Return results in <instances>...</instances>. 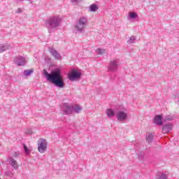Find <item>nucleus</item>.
Instances as JSON below:
<instances>
[{
	"instance_id": "obj_6",
	"label": "nucleus",
	"mask_w": 179,
	"mask_h": 179,
	"mask_svg": "<svg viewBox=\"0 0 179 179\" xmlns=\"http://www.w3.org/2000/svg\"><path fill=\"white\" fill-rule=\"evenodd\" d=\"M80 76H82V73L78 72V71H73L72 73L69 74V79L73 82V80H78L80 79Z\"/></svg>"
},
{
	"instance_id": "obj_10",
	"label": "nucleus",
	"mask_w": 179,
	"mask_h": 179,
	"mask_svg": "<svg viewBox=\"0 0 179 179\" xmlns=\"http://www.w3.org/2000/svg\"><path fill=\"white\" fill-rule=\"evenodd\" d=\"M173 124L166 123L162 126V134H170L173 131Z\"/></svg>"
},
{
	"instance_id": "obj_3",
	"label": "nucleus",
	"mask_w": 179,
	"mask_h": 179,
	"mask_svg": "<svg viewBox=\"0 0 179 179\" xmlns=\"http://www.w3.org/2000/svg\"><path fill=\"white\" fill-rule=\"evenodd\" d=\"M86 28V23H76L73 27V31L76 34L83 33V30Z\"/></svg>"
},
{
	"instance_id": "obj_23",
	"label": "nucleus",
	"mask_w": 179,
	"mask_h": 179,
	"mask_svg": "<svg viewBox=\"0 0 179 179\" xmlns=\"http://www.w3.org/2000/svg\"><path fill=\"white\" fill-rule=\"evenodd\" d=\"M129 16L130 19H135L138 17V14H136V13H129Z\"/></svg>"
},
{
	"instance_id": "obj_4",
	"label": "nucleus",
	"mask_w": 179,
	"mask_h": 179,
	"mask_svg": "<svg viewBox=\"0 0 179 179\" xmlns=\"http://www.w3.org/2000/svg\"><path fill=\"white\" fill-rule=\"evenodd\" d=\"M119 65L120 62L118 61V59L110 60L108 66V71H110V72H117Z\"/></svg>"
},
{
	"instance_id": "obj_21",
	"label": "nucleus",
	"mask_w": 179,
	"mask_h": 179,
	"mask_svg": "<svg viewBox=\"0 0 179 179\" xmlns=\"http://www.w3.org/2000/svg\"><path fill=\"white\" fill-rule=\"evenodd\" d=\"M138 160H143V157L145 156V152L140 151L138 152Z\"/></svg>"
},
{
	"instance_id": "obj_11",
	"label": "nucleus",
	"mask_w": 179,
	"mask_h": 179,
	"mask_svg": "<svg viewBox=\"0 0 179 179\" xmlns=\"http://www.w3.org/2000/svg\"><path fill=\"white\" fill-rule=\"evenodd\" d=\"M153 122L154 124H155V125H159V127H162V125H163V115H155Z\"/></svg>"
},
{
	"instance_id": "obj_19",
	"label": "nucleus",
	"mask_w": 179,
	"mask_h": 179,
	"mask_svg": "<svg viewBox=\"0 0 179 179\" xmlns=\"http://www.w3.org/2000/svg\"><path fill=\"white\" fill-rule=\"evenodd\" d=\"M73 111H74V113H76L77 114H79V113L82 111V107L78 105H76L74 107L73 106Z\"/></svg>"
},
{
	"instance_id": "obj_25",
	"label": "nucleus",
	"mask_w": 179,
	"mask_h": 179,
	"mask_svg": "<svg viewBox=\"0 0 179 179\" xmlns=\"http://www.w3.org/2000/svg\"><path fill=\"white\" fill-rule=\"evenodd\" d=\"M79 23H87V18L86 17H83L79 20Z\"/></svg>"
},
{
	"instance_id": "obj_20",
	"label": "nucleus",
	"mask_w": 179,
	"mask_h": 179,
	"mask_svg": "<svg viewBox=\"0 0 179 179\" xmlns=\"http://www.w3.org/2000/svg\"><path fill=\"white\" fill-rule=\"evenodd\" d=\"M34 71V69L25 70L24 71V76H30V75H31V73H33Z\"/></svg>"
},
{
	"instance_id": "obj_13",
	"label": "nucleus",
	"mask_w": 179,
	"mask_h": 179,
	"mask_svg": "<svg viewBox=\"0 0 179 179\" xmlns=\"http://www.w3.org/2000/svg\"><path fill=\"white\" fill-rule=\"evenodd\" d=\"M50 52L52 55V57H54L55 59H61L62 57H61V55L58 53V51L57 50L52 48L50 50Z\"/></svg>"
},
{
	"instance_id": "obj_2",
	"label": "nucleus",
	"mask_w": 179,
	"mask_h": 179,
	"mask_svg": "<svg viewBox=\"0 0 179 179\" xmlns=\"http://www.w3.org/2000/svg\"><path fill=\"white\" fill-rule=\"evenodd\" d=\"M47 150V141L44 138H40L38 141V151L39 153H45Z\"/></svg>"
},
{
	"instance_id": "obj_27",
	"label": "nucleus",
	"mask_w": 179,
	"mask_h": 179,
	"mask_svg": "<svg viewBox=\"0 0 179 179\" xmlns=\"http://www.w3.org/2000/svg\"><path fill=\"white\" fill-rule=\"evenodd\" d=\"M96 51L99 55L104 54V52H106V50L104 49H101V48H98Z\"/></svg>"
},
{
	"instance_id": "obj_1",
	"label": "nucleus",
	"mask_w": 179,
	"mask_h": 179,
	"mask_svg": "<svg viewBox=\"0 0 179 179\" xmlns=\"http://www.w3.org/2000/svg\"><path fill=\"white\" fill-rule=\"evenodd\" d=\"M45 78H46L48 82L55 85L56 87L62 89L65 87V83L64 82V76L61 73V69L59 68L55 69L50 73L46 70L43 71Z\"/></svg>"
},
{
	"instance_id": "obj_34",
	"label": "nucleus",
	"mask_w": 179,
	"mask_h": 179,
	"mask_svg": "<svg viewBox=\"0 0 179 179\" xmlns=\"http://www.w3.org/2000/svg\"><path fill=\"white\" fill-rule=\"evenodd\" d=\"M23 1H24V0H16L17 2H22Z\"/></svg>"
},
{
	"instance_id": "obj_24",
	"label": "nucleus",
	"mask_w": 179,
	"mask_h": 179,
	"mask_svg": "<svg viewBox=\"0 0 179 179\" xmlns=\"http://www.w3.org/2000/svg\"><path fill=\"white\" fill-rule=\"evenodd\" d=\"M136 40V38L134 36H131L129 38V39L127 41L128 44H133L134 41Z\"/></svg>"
},
{
	"instance_id": "obj_17",
	"label": "nucleus",
	"mask_w": 179,
	"mask_h": 179,
	"mask_svg": "<svg viewBox=\"0 0 179 179\" xmlns=\"http://www.w3.org/2000/svg\"><path fill=\"white\" fill-rule=\"evenodd\" d=\"M10 46L8 44H0V54L1 52H3V51H6V50H9Z\"/></svg>"
},
{
	"instance_id": "obj_16",
	"label": "nucleus",
	"mask_w": 179,
	"mask_h": 179,
	"mask_svg": "<svg viewBox=\"0 0 179 179\" xmlns=\"http://www.w3.org/2000/svg\"><path fill=\"white\" fill-rule=\"evenodd\" d=\"M146 142L148 143V145H150L152 142H153V134L148 133L146 136Z\"/></svg>"
},
{
	"instance_id": "obj_33",
	"label": "nucleus",
	"mask_w": 179,
	"mask_h": 179,
	"mask_svg": "<svg viewBox=\"0 0 179 179\" xmlns=\"http://www.w3.org/2000/svg\"><path fill=\"white\" fill-rule=\"evenodd\" d=\"M23 12V10L22 8H17L15 13H22Z\"/></svg>"
},
{
	"instance_id": "obj_26",
	"label": "nucleus",
	"mask_w": 179,
	"mask_h": 179,
	"mask_svg": "<svg viewBox=\"0 0 179 179\" xmlns=\"http://www.w3.org/2000/svg\"><path fill=\"white\" fill-rule=\"evenodd\" d=\"M24 152L26 153V155H30L31 153V150L27 148V146H26V145H24Z\"/></svg>"
},
{
	"instance_id": "obj_32",
	"label": "nucleus",
	"mask_w": 179,
	"mask_h": 179,
	"mask_svg": "<svg viewBox=\"0 0 179 179\" xmlns=\"http://www.w3.org/2000/svg\"><path fill=\"white\" fill-rule=\"evenodd\" d=\"M17 156H19L18 152H15L13 153V157H17Z\"/></svg>"
},
{
	"instance_id": "obj_14",
	"label": "nucleus",
	"mask_w": 179,
	"mask_h": 179,
	"mask_svg": "<svg viewBox=\"0 0 179 179\" xmlns=\"http://www.w3.org/2000/svg\"><path fill=\"white\" fill-rule=\"evenodd\" d=\"M61 26L60 23H47L46 27L50 30H52L53 29H57V27H59Z\"/></svg>"
},
{
	"instance_id": "obj_12",
	"label": "nucleus",
	"mask_w": 179,
	"mask_h": 179,
	"mask_svg": "<svg viewBox=\"0 0 179 179\" xmlns=\"http://www.w3.org/2000/svg\"><path fill=\"white\" fill-rule=\"evenodd\" d=\"M9 164H10L11 167L14 169V170H17V169H19L17 161L15 160V159H13L12 157H9Z\"/></svg>"
},
{
	"instance_id": "obj_5",
	"label": "nucleus",
	"mask_w": 179,
	"mask_h": 179,
	"mask_svg": "<svg viewBox=\"0 0 179 179\" xmlns=\"http://www.w3.org/2000/svg\"><path fill=\"white\" fill-rule=\"evenodd\" d=\"M116 118L119 122L125 121V120L128 118V113L122 110H118L116 113Z\"/></svg>"
},
{
	"instance_id": "obj_30",
	"label": "nucleus",
	"mask_w": 179,
	"mask_h": 179,
	"mask_svg": "<svg viewBox=\"0 0 179 179\" xmlns=\"http://www.w3.org/2000/svg\"><path fill=\"white\" fill-rule=\"evenodd\" d=\"M174 100L176 103H179V94L175 96Z\"/></svg>"
},
{
	"instance_id": "obj_9",
	"label": "nucleus",
	"mask_w": 179,
	"mask_h": 179,
	"mask_svg": "<svg viewBox=\"0 0 179 179\" xmlns=\"http://www.w3.org/2000/svg\"><path fill=\"white\" fill-rule=\"evenodd\" d=\"M63 112L64 114H66V115H71L73 112V106L64 103L63 106Z\"/></svg>"
},
{
	"instance_id": "obj_7",
	"label": "nucleus",
	"mask_w": 179,
	"mask_h": 179,
	"mask_svg": "<svg viewBox=\"0 0 179 179\" xmlns=\"http://www.w3.org/2000/svg\"><path fill=\"white\" fill-rule=\"evenodd\" d=\"M15 64H17L18 66H24L26 65V59L24 57L18 56L14 59Z\"/></svg>"
},
{
	"instance_id": "obj_15",
	"label": "nucleus",
	"mask_w": 179,
	"mask_h": 179,
	"mask_svg": "<svg viewBox=\"0 0 179 179\" xmlns=\"http://www.w3.org/2000/svg\"><path fill=\"white\" fill-rule=\"evenodd\" d=\"M106 115L108 118H113V117H115V112L113 109L108 108L106 110Z\"/></svg>"
},
{
	"instance_id": "obj_22",
	"label": "nucleus",
	"mask_w": 179,
	"mask_h": 179,
	"mask_svg": "<svg viewBox=\"0 0 179 179\" xmlns=\"http://www.w3.org/2000/svg\"><path fill=\"white\" fill-rule=\"evenodd\" d=\"M158 179H167V175L162 173L157 174Z\"/></svg>"
},
{
	"instance_id": "obj_8",
	"label": "nucleus",
	"mask_w": 179,
	"mask_h": 179,
	"mask_svg": "<svg viewBox=\"0 0 179 179\" xmlns=\"http://www.w3.org/2000/svg\"><path fill=\"white\" fill-rule=\"evenodd\" d=\"M64 21V17L59 15H55L50 17L48 21V23H61Z\"/></svg>"
},
{
	"instance_id": "obj_29",
	"label": "nucleus",
	"mask_w": 179,
	"mask_h": 179,
	"mask_svg": "<svg viewBox=\"0 0 179 179\" xmlns=\"http://www.w3.org/2000/svg\"><path fill=\"white\" fill-rule=\"evenodd\" d=\"M164 121H173V117H171V116H166L164 118Z\"/></svg>"
},
{
	"instance_id": "obj_18",
	"label": "nucleus",
	"mask_w": 179,
	"mask_h": 179,
	"mask_svg": "<svg viewBox=\"0 0 179 179\" xmlns=\"http://www.w3.org/2000/svg\"><path fill=\"white\" fill-rule=\"evenodd\" d=\"M90 12H96V10H99V6L96 4H91L90 6Z\"/></svg>"
},
{
	"instance_id": "obj_28",
	"label": "nucleus",
	"mask_w": 179,
	"mask_h": 179,
	"mask_svg": "<svg viewBox=\"0 0 179 179\" xmlns=\"http://www.w3.org/2000/svg\"><path fill=\"white\" fill-rule=\"evenodd\" d=\"M26 135H31L33 134V131L31 129H27L25 130Z\"/></svg>"
},
{
	"instance_id": "obj_31",
	"label": "nucleus",
	"mask_w": 179,
	"mask_h": 179,
	"mask_svg": "<svg viewBox=\"0 0 179 179\" xmlns=\"http://www.w3.org/2000/svg\"><path fill=\"white\" fill-rule=\"evenodd\" d=\"M83 0H71L73 3H79V2H82Z\"/></svg>"
}]
</instances>
